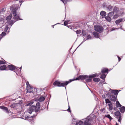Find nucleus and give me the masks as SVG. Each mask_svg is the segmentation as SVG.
<instances>
[{
  "label": "nucleus",
  "instance_id": "1",
  "mask_svg": "<svg viewBox=\"0 0 125 125\" xmlns=\"http://www.w3.org/2000/svg\"><path fill=\"white\" fill-rule=\"evenodd\" d=\"M95 116L94 115H90L84 119V125H91L90 123L95 120Z\"/></svg>",
  "mask_w": 125,
  "mask_h": 125
},
{
  "label": "nucleus",
  "instance_id": "2",
  "mask_svg": "<svg viewBox=\"0 0 125 125\" xmlns=\"http://www.w3.org/2000/svg\"><path fill=\"white\" fill-rule=\"evenodd\" d=\"M94 30L99 33L102 32L103 31V28L101 26L96 25L94 26Z\"/></svg>",
  "mask_w": 125,
  "mask_h": 125
},
{
  "label": "nucleus",
  "instance_id": "3",
  "mask_svg": "<svg viewBox=\"0 0 125 125\" xmlns=\"http://www.w3.org/2000/svg\"><path fill=\"white\" fill-rule=\"evenodd\" d=\"M12 14L13 15V19L17 20H22L20 18L19 14H18L16 11H13Z\"/></svg>",
  "mask_w": 125,
  "mask_h": 125
},
{
  "label": "nucleus",
  "instance_id": "4",
  "mask_svg": "<svg viewBox=\"0 0 125 125\" xmlns=\"http://www.w3.org/2000/svg\"><path fill=\"white\" fill-rule=\"evenodd\" d=\"M106 95L111 101H115L116 100V99L115 96L112 95L111 93H108Z\"/></svg>",
  "mask_w": 125,
  "mask_h": 125
},
{
  "label": "nucleus",
  "instance_id": "5",
  "mask_svg": "<svg viewBox=\"0 0 125 125\" xmlns=\"http://www.w3.org/2000/svg\"><path fill=\"white\" fill-rule=\"evenodd\" d=\"M7 67L9 70L13 71L14 70H17L18 69H21V67L20 68H17L14 66L12 65H9L7 66Z\"/></svg>",
  "mask_w": 125,
  "mask_h": 125
},
{
  "label": "nucleus",
  "instance_id": "6",
  "mask_svg": "<svg viewBox=\"0 0 125 125\" xmlns=\"http://www.w3.org/2000/svg\"><path fill=\"white\" fill-rule=\"evenodd\" d=\"M88 77V76L87 75H79L78 77L76 78V79L74 80H79L80 79L83 80H84L85 79H86Z\"/></svg>",
  "mask_w": 125,
  "mask_h": 125
},
{
  "label": "nucleus",
  "instance_id": "7",
  "mask_svg": "<svg viewBox=\"0 0 125 125\" xmlns=\"http://www.w3.org/2000/svg\"><path fill=\"white\" fill-rule=\"evenodd\" d=\"M19 5L18 4L15 5L11 6L10 10L12 12L13 11H16V10H18L19 8Z\"/></svg>",
  "mask_w": 125,
  "mask_h": 125
},
{
  "label": "nucleus",
  "instance_id": "8",
  "mask_svg": "<svg viewBox=\"0 0 125 125\" xmlns=\"http://www.w3.org/2000/svg\"><path fill=\"white\" fill-rule=\"evenodd\" d=\"M115 115L117 117V118L118 119V121L120 122L121 118V114L119 111L115 112Z\"/></svg>",
  "mask_w": 125,
  "mask_h": 125
},
{
  "label": "nucleus",
  "instance_id": "9",
  "mask_svg": "<svg viewBox=\"0 0 125 125\" xmlns=\"http://www.w3.org/2000/svg\"><path fill=\"white\" fill-rule=\"evenodd\" d=\"M107 108L110 110H112L113 109V106L112 104L110 103L106 105Z\"/></svg>",
  "mask_w": 125,
  "mask_h": 125
},
{
  "label": "nucleus",
  "instance_id": "10",
  "mask_svg": "<svg viewBox=\"0 0 125 125\" xmlns=\"http://www.w3.org/2000/svg\"><path fill=\"white\" fill-rule=\"evenodd\" d=\"M33 88V87L31 86L28 87L27 88V92H29L30 93H33V91L32 90V89Z\"/></svg>",
  "mask_w": 125,
  "mask_h": 125
},
{
  "label": "nucleus",
  "instance_id": "11",
  "mask_svg": "<svg viewBox=\"0 0 125 125\" xmlns=\"http://www.w3.org/2000/svg\"><path fill=\"white\" fill-rule=\"evenodd\" d=\"M60 82L58 81H56L53 83V85L55 86L60 87Z\"/></svg>",
  "mask_w": 125,
  "mask_h": 125
},
{
  "label": "nucleus",
  "instance_id": "12",
  "mask_svg": "<svg viewBox=\"0 0 125 125\" xmlns=\"http://www.w3.org/2000/svg\"><path fill=\"white\" fill-rule=\"evenodd\" d=\"M0 108L4 110L6 113L9 112V110L7 107L3 106H0Z\"/></svg>",
  "mask_w": 125,
  "mask_h": 125
},
{
  "label": "nucleus",
  "instance_id": "13",
  "mask_svg": "<svg viewBox=\"0 0 125 125\" xmlns=\"http://www.w3.org/2000/svg\"><path fill=\"white\" fill-rule=\"evenodd\" d=\"M69 83V81H66L63 83H60V87H64L65 86H66V85H67Z\"/></svg>",
  "mask_w": 125,
  "mask_h": 125
},
{
  "label": "nucleus",
  "instance_id": "14",
  "mask_svg": "<svg viewBox=\"0 0 125 125\" xmlns=\"http://www.w3.org/2000/svg\"><path fill=\"white\" fill-rule=\"evenodd\" d=\"M100 14L102 16V18H103L105 16L106 13L105 12L103 11L100 13Z\"/></svg>",
  "mask_w": 125,
  "mask_h": 125
},
{
  "label": "nucleus",
  "instance_id": "15",
  "mask_svg": "<svg viewBox=\"0 0 125 125\" xmlns=\"http://www.w3.org/2000/svg\"><path fill=\"white\" fill-rule=\"evenodd\" d=\"M93 35L94 36V37L98 38L99 37V34L98 33L94 31L93 33Z\"/></svg>",
  "mask_w": 125,
  "mask_h": 125
},
{
  "label": "nucleus",
  "instance_id": "16",
  "mask_svg": "<svg viewBox=\"0 0 125 125\" xmlns=\"http://www.w3.org/2000/svg\"><path fill=\"white\" fill-rule=\"evenodd\" d=\"M123 21L122 19H119L116 20L115 21V23L116 24H118L121 22Z\"/></svg>",
  "mask_w": 125,
  "mask_h": 125
},
{
  "label": "nucleus",
  "instance_id": "17",
  "mask_svg": "<svg viewBox=\"0 0 125 125\" xmlns=\"http://www.w3.org/2000/svg\"><path fill=\"white\" fill-rule=\"evenodd\" d=\"M118 90H112V91L111 93L112 94H114L115 95H117L118 94Z\"/></svg>",
  "mask_w": 125,
  "mask_h": 125
},
{
  "label": "nucleus",
  "instance_id": "18",
  "mask_svg": "<svg viewBox=\"0 0 125 125\" xmlns=\"http://www.w3.org/2000/svg\"><path fill=\"white\" fill-rule=\"evenodd\" d=\"M7 68L6 66L5 65H3L0 67V70H6Z\"/></svg>",
  "mask_w": 125,
  "mask_h": 125
},
{
  "label": "nucleus",
  "instance_id": "19",
  "mask_svg": "<svg viewBox=\"0 0 125 125\" xmlns=\"http://www.w3.org/2000/svg\"><path fill=\"white\" fill-rule=\"evenodd\" d=\"M119 10V9L117 7L115 6L113 9L114 12H117Z\"/></svg>",
  "mask_w": 125,
  "mask_h": 125
},
{
  "label": "nucleus",
  "instance_id": "20",
  "mask_svg": "<svg viewBox=\"0 0 125 125\" xmlns=\"http://www.w3.org/2000/svg\"><path fill=\"white\" fill-rule=\"evenodd\" d=\"M12 17V15L10 14L6 18V19L7 21H8L11 20Z\"/></svg>",
  "mask_w": 125,
  "mask_h": 125
},
{
  "label": "nucleus",
  "instance_id": "21",
  "mask_svg": "<svg viewBox=\"0 0 125 125\" xmlns=\"http://www.w3.org/2000/svg\"><path fill=\"white\" fill-rule=\"evenodd\" d=\"M120 110L121 113H123L125 111V107L123 106L120 108Z\"/></svg>",
  "mask_w": 125,
  "mask_h": 125
},
{
  "label": "nucleus",
  "instance_id": "22",
  "mask_svg": "<svg viewBox=\"0 0 125 125\" xmlns=\"http://www.w3.org/2000/svg\"><path fill=\"white\" fill-rule=\"evenodd\" d=\"M108 71V69L106 68L103 69L101 70V72L102 73H105L107 72Z\"/></svg>",
  "mask_w": 125,
  "mask_h": 125
},
{
  "label": "nucleus",
  "instance_id": "23",
  "mask_svg": "<svg viewBox=\"0 0 125 125\" xmlns=\"http://www.w3.org/2000/svg\"><path fill=\"white\" fill-rule=\"evenodd\" d=\"M35 106L32 105L29 108L30 110H31L32 112H33L34 111H35Z\"/></svg>",
  "mask_w": 125,
  "mask_h": 125
},
{
  "label": "nucleus",
  "instance_id": "24",
  "mask_svg": "<svg viewBox=\"0 0 125 125\" xmlns=\"http://www.w3.org/2000/svg\"><path fill=\"white\" fill-rule=\"evenodd\" d=\"M106 8L108 10H109V11H110L112 10L113 7L112 6L110 5L107 6Z\"/></svg>",
  "mask_w": 125,
  "mask_h": 125
},
{
  "label": "nucleus",
  "instance_id": "25",
  "mask_svg": "<svg viewBox=\"0 0 125 125\" xmlns=\"http://www.w3.org/2000/svg\"><path fill=\"white\" fill-rule=\"evenodd\" d=\"M105 19L108 21L110 22L111 21V19L109 16L105 17Z\"/></svg>",
  "mask_w": 125,
  "mask_h": 125
},
{
  "label": "nucleus",
  "instance_id": "26",
  "mask_svg": "<svg viewBox=\"0 0 125 125\" xmlns=\"http://www.w3.org/2000/svg\"><path fill=\"white\" fill-rule=\"evenodd\" d=\"M45 99L44 97L42 96L40 97L38 99V101L40 102H42Z\"/></svg>",
  "mask_w": 125,
  "mask_h": 125
},
{
  "label": "nucleus",
  "instance_id": "27",
  "mask_svg": "<svg viewBox=\"0 0 125 125\" xmlns=\"http://www.w3.org/2000/svg\"><path fill=\"white\" fill-rule=\"evenodd\" d=\"M106 75L105 74L102 73L101 76L100 78L103 80H104L106 77Z\"/></svg>",
  "mask_w": 125,
  "mask_h": 125
},
{
  "label": "nucleus",
  "instance_id": "28",
  "mask_svg": "<svg viewBox=\"0 0 125 125\" xmlns=\"http://www.w3.org/2000/svg\"><path fill=\"white\" fill-rule=\"evenodd\" d=\"M8 24L10 25H12L15 22L14 21L12 20L9 21H8Z\"/></svg>",
  "mask_w": 125,
  "mask_h": 125
},
{
  "label": "nucleus",
  "instance_id": "29",
  "mask_svg": "<svg viewBox=\"0 0 125 125\" xmlns=\"http://www.w3.org/2000/svg\"><path fill=\"white\" fill-rule=\"evenodd\" d=\"M116 106L118 107H120L121 106V105L118 101H116Z\"/></svg>",
  "mask_w": 125,
  "mask_h": 125
},
{
  "label": "nucleus",
  "instance_id": "30",
  "mask_svg": "<svg viewBox=\"0 0 125 125\" xmlns=\"http://www.w3.org/2000/svg\"><path fill=\"white\" fill-rule=\"evenodd\" d=\"M93 80L95 82H98L100 81V79L99 78H94Z\"/></svg>",
  "mask_w": 125,
  "mask_h": 125
},
{
  "label": "nucleus",
  "instance_id": "31",
  "mask_svg": "<svg viewBox=\"0 0 125 125\" xmlns=\"http://www.w3.org/2000/svg\"><path fill=\"white\" fill-rule=\"evenodd\" d=\"M96 74H94L92 75H91L89 76V78H92L93 77H96Z\"/></svg>",
  "mask_w": 125,
  "mask_h": 125
},
{
  "label": "nucleus",
  "instance_id": "32",
  "mask_svg": "<svg viewBox=\"0 0 125 125\" xmlns=\"http://www.w3.org/2000/svg\"><path fill=\"white\" fill-rule=\"evenodd\" d=\"M83 122L81 121H80L76 123V125H83Z\"/></svg>",
  "mask_w": 125,
  "mask_h": 125
},
{
  "label": "nucleus",
  "instance_id": "33",
  "mask_svg": "<svg viewBox=\"0 0 125 125\" xmlns=\"http://www.w3.org/2000/svg\"><path fill=\"white\" fill-rule=\"evenodd\" d=\"M40 104L39 102H37L36 104V106H35V108H40Z\"/></svg>",
  "mask_w": 125,
  "mask_h": 125
},
{
  "label": "nucleus",
  "instance_id": "34",
  "mask_svg": "<svg viewBox=\"0 0 125 125\" xmlns=\"http://www.w3.org/2000/svg\"><path fill=\"white\" fill-rule=\"evenodd\" d=\"M105 103L106 104H109L111 103V102L108 99H105Z\"/></svg>",
  "mask_w": 125,
  "mask_h": 125
},
{
  "label": "nucleus",
  "instance_id": "35",
  "mask_svg": "<svg viewBox=\"0 0 125 125\" xmlns=\"http://www.w3.org/2000/svg\"><path fill=\"white\" fill-rule=\"evenodd\" d=\"M114 14V12L113 11L110 12L108 14V16L110 17H112Z\"/></svg>",
  "mask_w": 125,
  "mask_h": 125
},
{
  "label": "nucleus",
  "instance_id": "36",
  "mask_svg": "<svg viewBox=\"0 0 125 125\" xmlns=\"http://www.w3.org/2000/svg\"><path fill=\"white\" fill-rule=\"evenodd\" d=\"M64 4L66 3L67 2L70 1L71 0H60Z\"/></svg>",
  "mask_w": 125,
  "mask_h": 125
},
{
  "label": "nucleus",
  "instance_id": "37",
  "mask_svg": "<svg viewBox=\"0 0 125 125\" xmlns=\"http://www.w3.org/2000/svg\"><path fill=\"white\" fill-rule=\"evenodd\" d=\"M105 117H106L110 119V120L112 119V118L109 115H108L105 116Z\"/></svg>",
  "mask_w": 125,
  "mask_h": 125
},
{
  "label": "nucleus",
  "instance_id": "38",
  "mask_svg": "<svg viewBox=\"0 0 125 125\" xmlns=\"http://www.w3.org/2000/svg\"><path fill=\"white\" fill-rule=\"evenodd\" d=\"M5 10V9L3 8L2 9L0 10V13L1 14H2V13L4 12Z\"/></svg>",
  "mask_w": 125,
  "mask_h": 125
},
{
  "label": "nucleus",
  "instance_id": "39",
  "mask_svg": "<svg viewBox=\"0 0 125 125\" xmlns=\"http://www.w3.org/2000/svg\"><path fill=\"white\" fill-rule=\"evenodd\" d=\"M88 78L86 79L85 81L87 82H91L92 81V78Z\"/></svg>",
  "mask_w": 125,
  "mask_h": 125
},
{
  "label": "nucleus",
  "instance_id": "40",
  "mask_svg": "<svg viewBox=\"0 0 125 125\" xmlns=\"http://www.w3.org/2000/svg\"><path fill=\"white\" fill-rule=\"evenodd\" d=\"M16 105V104H15L14 103L12 104L10 106L11 107V108H14L15 107Z\"/></svg>",
  "mask_w": 125,
  "mask_h": 125
},
{
  "label": "nucleus",
  "instance_id": "41",
  "mask_svg": "<svg viewBox=\"0 0 125 125\" xmlns=\"http://www.w3.org/2000/svg\"><path fill=\"white\" fill-rule=\"evenodd\" d=\"M6 35V33L4 32H3L1 33V36H2V37H3L5 36Z\"/></svg>",
  "mask_w": 125,
  "mask_h": 125
},
{
  "label": "nucleus",
  "instance_id": "42",
  "mask_svg": "<svg viewBox=\"0 0 125 125\" xmlns=\"http://www.w3.org/2000/svg\"><path fill=\"white\" fill-rule=\"evenodd\" d=\"M69 22V21H65L64 22V25H67L68 24V23Z\"/></svg>",
  "mask_w": 125,
  "mask_h": 125
},
{
  "label": "nucleus",
  "instance_id": "43",
  "mask_svg": "<svg viewBox=\"0 0 125 125\" xmlns=\"http://www.w3.org/2000/svg\"><path fill=\"white\" fill-rule=\"evenodd\" d=\"M40 109V108H35V111L36 112H37L39 111Z\"/></svg>",
  "mask_w": 125,
  "mask_h": 125
},
{
  "label": "nucleus",
  "instance_id": "44",
  "mask_svg": "<svg viewBox=\"0 0 125 125\" xmlns=\"http://www.w3.org/2000/svg\"><path fill=\"white\" fill-rule=\"evenodd\" d=\"M76 32L77 34H79L81 33V31L80 30H77L76 31Z\"/></svg>",
  "mask_w": 125,
  "mask_h": 125
},
{
  "label": "nucleus",
  "instance_id": "45",
  "mask_svg": "<svg viewBox=\"0 0 125 125\" xmlns=\"http://www.w3.org/2000/svg\"><path fill=\"white\" fill-rule=\"evenodd\" d=\"M26 85H27V88L28 87L30 86V85L28 82L27 81L26 82Z\"/></svg>",
  "mask_w": 125,
  "mask_h": 125
},
{
  "label": "nucleus",
  "instance_id": "46",
  "mask_svg": "<svg viewBox=\"0 0 125 125\" xmlns=\"http://www.w3.org/2000/svg\"><path fill=\"white\" fill-rule=\"evenodd\" d=\"M118 15H115L113 17V19H115L117 18L118 17Z\"/></svg>",
  "mask_w": 125,
  "mask_h": 125
},
{
  "label": "nucleus",
  "instance_id": "47",
  "mask_svg": "<svg viewBox=\"0 0 125 125\" xmlns=\"http://www.w3.org/2000/svg\"><path fill=\"white\" fill-rule=\"evenodd\" d=\"M106 3H104L103 4V7H106V8L107 7V6L106 5Z\"/></svg>",
  "mask_w": 125,
  "mask_h": 125
},
{
  "label": "nucleus",
  "instance_id": "48",
  "mask_svg": "<svg viewBox=\"0 0 125 125\" xmlns=\"http://www.w3.org/2000/svg\"><path fill=\"white\" fill-rule=\"evenodd\" d=\"M87 39H90L91 38V37L90 35H88L87 36Z\"/></svg>",
  "mask_w": 125,
  "mask_h": 125
},
{
  "label": "nucleus",
  "instance_id": "49",
  "mask_svg": "<svg viewBox=\"0 0 125 125\" xmlns=\"http://www.w3.org/2000/svg\"><path fill=\"white\" fill-rule=\"evenodd\" d=\"M28 113H29L30 114H31L32 112L31 110H30L29 109L28 110Z\"/></svg>",
  "mask_w": 125,
  "mask_h": 125
},
{
  "label": "nucleus",
  "instance_id": "50",
  "mask_svg": "<svg viewBox=\"0 0 125 125\" xmlns=\"http://www.w3.org/2000/svg\"><path fill=\"white\" fill-rule=\"evenodd\" d=\"M5 63L4 61H2L0 60V64H4Z\"/></svg>",
  "mask_w": 125,
  "mask_h": 125
},
{
  "label": "nucleus",
  "instance_id": "51",
  "mask_svg": "<svg viewBox=\"0 0 125 125\" xmlns=\"http://www.w3.org/2000/svg\"><path fill=\"white\" fill-rule=\"evenodd\" d=\"M69 112H71V111L70 110V106H69V108L67 110Z\"/></svg>",
  "mask_w": 125,
  "mask_h": 125
},
{
  "label": "nucleus",
  "instance_id": "52",
  "mask_svg": "<svg viewBox=\"0 0 125 125\" xmlns=\"http://www.w3.org/2000/svg\"><path fill=\"white\" fill-rule=\"evenodd\" d=\"M8 29V27H6L5 28V31H7Z\"/></svg>",
  "mask_w": 125,
  "mask_h": 125
},
{
  "label": "nucleus",
  "instance_id": "53",
  "mask_svg": "<svg viewBox=\"0 0 125 125\" xmlns=\"http://www.w3.org/2000/svg\"><path fill=\"white\" fill-rule=\"evenodd\" d=\"M118 58L119 61H120L121 59V58H120V57H119L118 56Z\"/></svg>",
  "mask_w": 125,
  "mask_h": 125
},
{
  "label": "nucleus",
  "instance_id": "54",
  "mask_svg": "<svg viewBox=\"0 0 125 125\" xmlns=\"http://www.w3.org/2000/svg\"><path fill=\"white\" fill-rule=\"evenodd\" d=\"M84 42V41H83L78 46V47L77 48H78V47H79L80 45H81Z\"/></svg>",
  "mask_w": 125,
  "mask_h": 125
},
{
  "label": "nucleus",
  "instance_id": "55",
  "mask_svg": "<svg viewBox=\"0 0 125 125\" xmlns=\"http://www.w3.org/2000/svg\"><path fill=\"white\" fill-rule=\"evenodd\" d=\"M3 37H2V36H1V35L0 36V41L1 40L2 38Z\"/></svg>",
  "mask_w": 125,
  "mask_h": 125
},
{
  "label": "nucleus",
  "instance_id": "56",
  "mask_svg": "<svg viewBox=\"0 0 125 125\" xmlns=\"http://www.w3.org/2000/svg\"><path fill=\"white\" fill-rule=\"evenodd\" d=\"M104 82H102L101 81L100 82V83H104Z\"/></svg>",
  "mask_w": 125,
  "mask_h": 125
},
{
  "label": "nucleus",
  "instance_id": "57",
  "mask_svg": "<svg viewBox=\"0 0 125 125\" xmlns=\"http://www.w3.org/2000/svg\"><path fill=\"white\" fill-rule=\"evenodd\" d=\"M115 125H118V124H117V123H116V124Z\"/></svg>",
  "mask_w": 125,
  "mask_h": 125
},
{
  "label": "nucleus",
  "instance_id": "58",
  "mask_svg": "<svg viewBox=\"0 0 125 125\" xmlns=\"http://www.w3.org/2000/svg\"><path fill=\"white\" fill-rule=\"evenodd\" d=\"M54 25H53V27H54Z\"/></svg>",
  "mask_w": 125,
  "mask_h": 125
},
{
  "label": "nucleus",
  "instance_id": "59",
  "mask_svg": "<svg viewBox=\"0 0 125 125\" xmlns=\"http://www.w3.org/2000/svg\"><path fill=\"white\" fill-rule=\"evenodd\" d=\"M16 74H17V73H16Z\"/></svg>",
  "mask_w": 125,
  "mask_h": 125
},
{
  "label": "nucleus",
  "instance_id": "60",
  "mask_svg": "<svg viewBox=\"0 0 125 125\" xmlns=\"http://www.w3.org/2000/svg\"><path fill=\"white\" fill-rule=\"evenodd\" d=\"M99 73V74H101V73Z\"/></svg>",
  "mask_w": 125,
  "mask_h": 125
}]
</instances>
